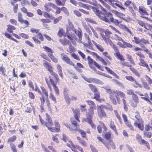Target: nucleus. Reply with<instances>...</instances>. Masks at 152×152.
Segmentation results:
<instances>
[{
  "mask_svg": "<svg viewBox=\"0 0 152 152\" xmlns=\"http://www.w3.org/2000/svg\"><path fill=\"white\" fill-rule=\"evenodd\" d=\"M96 6L98 9H101L105 13L106 16L102 13L101 11L96 8V14L98 17L101 20L104 21L105 22L109 23L110 21H113V18L112 13L110 12H107L99 4L97 5L96 4Z\"/></svg>",
  "mask_w": 152,
  "mask_h": 152,
  "instance_id": "obj_1",
  "label": "nucleus"
},
{
  "mask_svg": "<svg viewBox=\"0 0 152 152\" xmlns=\"http://www.w3.org/2000/svg\"><path fill=\"white\" fill-rule=\"evenodd\" d=\"M109 93L110 100L114 105H116L117 103L115 98L116 99L118 103V104L120 103V99L118 96H120L124 99L125 98V94L120 91H111Z\"/></svg>",
  "mask_w": 152,
  "mask_h": 152,
  "instance_id": "obj_2",
  "label": "nucleus"
},
{
  "mask_svg": "<svg viewBox=\"0 0 152 152\" xmlns=\"http://www.w3.org/2000/svg\"><path fill=\"white\" fill-rule=\"evenodd\" d=\"M96 29L100 33L105 42H109L110 40V35L112 33L109 31L108 29H106L105 30H104L101 28H97Z\"/></svg>",
  "mask_w": 152,
  "mask_h": 152,
  "instance_id": "obj_3",
  "label": "nucleus"
},
{
  "mask_svg": "<svg viewBox=\"0 0 152 152\" xmlns=\"http://www.w3.org/2000/svg\"><path fill=\"white\" fill-rule=\"evenodd\" d=\"M135 117L137 120L134 121V125L135 126L138 127L141 130H143L144 129V126L142 120L138 112H135Z\"/></svg>",
  "mask_w": 152,
  "mask_h": 152,
  "instance_id": "obj_4",
  "label": "nucleus"
},
{
  "mask_svg": "<svg viewBox=\"0 0 152 152\" xmlns=\"http://www.w3.org/2000/svg\"><path fill=\"white\" fill-rule=\"evenodd\" d=\"M46 116V120L47 121L45 123V125L47 127L48 129L50 132H55V130L52 128L50 127L53 125V123L50 117L47 113L45 114Z\"/></svg>",
  "mask_w": 152,
  "mask_h": 152,
  "instance_id": "obj_5",
  "label": "nucleus"
},
{
  "mask_svg": "<svg viewBox=\"0 0 152 152\" xmlns=\"http://www.w3.org/2000/svg\"><path fill=\"white\" fill-rule=\"evenodd\" d=\"M61 57L62 60L66 63L71 65L74 66V63L70 60L69 58L66 55L63 53L61 54Z\"/></svg>",
  "mask_w": 152,
  "mask_h": 152,
  "instance_id": "obj_6",
  "label": "nucleus"
},
{
  "mask_svg": "<svg viewBox=\"0 0 152 152\" xmlns=\"http://www.w3.org/2000/svg\"><path fill=\"white\" fill-rule=\"evenodd\" d=\"M103 108L102 106L100 105L98 107L97 109L98 115L101 118L107 117L106 114L103 109Z\"/></svg>",
  "mask_w": 152,
  "mask_h": 152,
  "instance_id": "obj_7",
  "label": "nucleus"
},
{
  "mask_svg": "<svg viewBox=\"0 0 152 152\" xmlns=\"http://www.w3.org/2000/svg\"><path fill=\"white\" fill-rule=\"evenodd\" d=\"M44 7L45 10L49 12L51 10L52 8H56L57 6L51 3H48L45 4Z\"/></svg>",
  "mask_w": 152,
  "mask_h": 152,
  "instance_id": "obj_8",
  "label": "nucleus"
},
{
  "mask_svg": "<svg viewBox=\"0 0 152 152\" xmlns=\"http://www.w3.org/2000/svg\"><path fill=\"white\" fill-rule=\"evenodd\" d=\"M49 78L50 81L53 87L56 94L57 96H58L59 94V90L58 87L56 86V83L54 82V81L52 79L50 76H49Z\"/></svg>",
  "mask_w": 152,
  "mask_h": 152,
  "instance_id": "obj_9",
  "label": "nucleus"
},
{
  "mask_svg": "<svg viewBox=\"0 0 152 152\" xmlns=\"http://www.w3.org/2000/svg\"><path fill=\"white\" fill-rule=\"evenodd\" d=\"M71 109L74 114L75 119L79 122H80V120L79 119V118L80 115V113L79 109L77 108L75 109L72 107L71 108Z\"/></svg>",
  "mask_w": 152,
  "mask_h": 152,
  "instance_id": "obj_10",
  "label": "nucleus"
},
{
  "mask_svg": "<svg viewBox=\"0 0 152 152\" xmlns=\"http://www.w3.org/2000/svg\"><path fill=\"white\" fill-rule=\"evenodd\" d=\"M87 59L88 61V63L90 67L92 70L95 71V61L91 58L89 56H88Z\"/></svg>",
  "mask_w": 152,
  "mask_h": 152,
  "instance_id": "obj_11",
  "label": "nucleus"
},
{
  "mask_svg": "<svg viewBox=\"0 0 152 152\" xmlns=\"http://www.w3.org/2000/svg\"><path fill=\"white\" fill-rule=\"evenodd\" d=\"M68 90L65 88H64V94L66 102L69 104L70 102V99L68 93Z\"/></svg>",
  "mask_w": 152,
  "mask_h": 152,
  "instance_id": "obj_12",
  "label": "nucleus"
},
{
  "mask_svg": "<svg viewBox=\"0 0 152 152\" xmlns=\"http://www.w3.org/2000/svg\"><path fill=\"white\" fill-rule=\"evenodd\" d=\"M139 12L141 15V17L145 18L147 19H148V18L145 17L144 15H147L148 14L144 7H139Z\"/></svg>",
  "mask_w": 152,
  "mask_h": 152,
  "instance_id": "obj_13",
  "label": "nucleus"
},
{
  "mask_svg": "<svg viewBox=\"0 0 152 152\" xmlns=\"http://www.w3.org/2000/svg\"><path fill=\"white\" fill-rule=\"evenodd\" d=\"M125 78L128 80L131 81H134L135 84L134 85V86L135 87H139L140 88H142V86L137 83L132 76H126Z\"/></svg>",
  "mask_w": 152,
  "mask_h": 152,
  "instance_id": "obj_14",
  "label": "nucleus"
},
{
  "mask_svg": "<svg viewBox=\"0 0 152 152\" xmlns=\"http://www.w3.org/2000/svg\"><path fill=\"white\" fill-rule=\"evenodd\" d=\"M75 32L79 37L78 42H80L82 39V33L81 29L78 28L77 29L75 30Z\"/></svg>",
  "mask_w": 152,
  "mask_h": 152,
  "instance_id": "obj_15",
  "label": "nucleus"
},
{
  "mask_svg": "<svg viewBox=\"0 0 152 152\" xmlns=\"http://www.w3.org/2000/svg\"><path fill=\"white\" fill-rule=\"evenodd\" d=\"M140 62L139 63V64L141 66L145 67L148 69L149 72L150 71V69L149 68L148 66V64L146 63V62L141 58H139Z\"/></svg>",
  "mask_w": 152,
  "mask_h": 152,
  "instance_id": "obj_16",
  "label": "nucleus"
},
{
  "mask_svg": "<svg viewBox=\"0 0 152 152\" xmlns=\"http://www.w3.org/2000/svg\"><path fill=\"white\" fill-rule=\"evenodd\" d=\"M67 37L71 41L73 44H75L76 42L74 41V39H76V36L72 34H70L69 33H67Z\"/></svg>",
  "mask_w": 152,
  "mask_h": 152,
  "instance_id": "obj_17",
  "label": "nucleus"
},
{
  "mask_svg": "<svg viewBox=\"0 0 152 152\" xmlns=\"http://www.w3.org/2000/svg\"><path fill=\"white\" fill-rule=\"evenodd\" d=\"M104 144L105 145L107 148L108 149H110V145L112 148L115 150L116 148V146L114 142L112 140L108 142V144H106L104 143Z\"/></svg>",
  "mask_w": 152,
  "mask_h": 152,
  "instance_id": "obj_18",
  "label": "nucleus"
},
{
  "mask_svg": "<svg viewBox=\"0 0 152 152\" xmlns=\"http://www.w3.org/2000/svg\"><path fill=\"white\" fill-rule=\"evenodd\" d=\"M112 3L113 4V5H111L113 7H115V6H117L119 7L120 8H121V10H125V8L123 7H122V4L119 3V2L118 1V2H115V1H112Z\"/></svg>",
  "mask_w": 152,
  "mask_h": 152,
  "instance_id": "obj_19",
  "label": "nucleus"
},
{
  "mask_svg": "<svg viewBox=\"0 0 152 152\" xmlns=\"http://www.w3.org/2000/svg\"><path fill=\"white\" fill-rule=\"evenodd\" d=\"M85 121L86 122H88V123L91 125L92 128H93L94 127V124L92 123L91 116H89L88 117H87L86 119L83 118V121Z\"/></svg>",
  "mask_w": 152,
  "mask_h": 152,
  "instance_id": "obj_20",
  "label": "nucleus"
},
{
  "mask_svg": "<svg viewBox=\"0 0 152 152\" xmlns=\"http://www.w3.org/2000/svg\"><path fill=\"white\" fill-rule=\"evenodd\" d=\"M124 5L128 7L130 11H132L133 10L132 8V6L133 5V3L130 1L128 0L126 1L124 3Z\"/></svg>",
  "mask_w": 152,
  "mask_h": 152,
  "instance_id": "obj_21",
  "label": "nucleus"
},
{
  "mask_svg": "<svg viewBox=\"0 0 152 152\" xmlns=\"http://www.w3.org/2000/svg\"><path fill=\"white\" fill-rule=\"evenodd\" d=\"M43 48L48 53V56H51L53 54V50L50 48L44 46L43 47Z\"/></svg>",
  "mask_w": 152,
  "mask_h": 152,
  "instance_id": "obj_22",
  "label": "nucleus"
},
{
  "mask_svg": "<svg viewBox=\"0 0 152 152\" xmlns=\"http://www.w3.org/2000/svg\"><path fill=\"white\" fill-rule=\"evenodd\" d=\"M55 128L52 127V128L55 130V132H58L60 130V126L58 122H55Z\"/></svg>",
  "mask_w": 152,
  "mask_h": 152,
  "instance_id": "obj_23",
  "label": "nucleus"
},
{
  "mask_svg": "<svg viewBox=\"0 0 152 152\" xmlns=\"http://www.w3.org/2000/svg\"><path fill=\"white\" fill-rule=\"evenodd\" d=\"M100 94L97 91L96 88V100L100 102H104V99H100Z\"/></svg>",
  "mask_w": 152,
  "mask_h": 152,
  "instance_id": "obj_24",
  "label": "nucleus"
},
{
  "mask_svg": "<svg viewBox=\"0 0 152 152\" xmlns=\"http://www.w3.org/2000/svg\"><path fill=\"white\" fill-rule=\"evenodd\" d=\"M110 127L112 129H113V131L116 133V134L117 135L118 132L116 130L115 126L113 122L112 121H110Z\"/></svg>",
  "mask_w": 152,
  "mask_h": 152,
  "instance_id": "obj_25",
  "label": "nucleus"
},
{
  "mask_svg": "<svg viewBox=\"0 0 152 152\" xmlns=\"http://www.w3.org/2000/svg\"><path fill=\"white\" fill-rule=\"evenodd\" d=\"M141 39L139 37H134L133 39L132 40V41L137 44H139L140 45V44Z\"/></svg>",
  "mask_w": 152,
  "mask_h": 152,
  "instance_id": "obj_26",
  "label": "nucleus"
},
{
  "mask_svg": "<svg viewBox=\"0 0 152 152\" xmlns=\"http://www.w3.org/2000/svg\"><path fill=\"white\" fill-rule=\"evenodd\" d=\"M18 20L21 23H24L27 26L29 25V23L28 22L27 20H23L22 17L18 18Z\"/></svg>",
  "mask_w": 152,
  "mask_h": 152,
  "instance_id": "obj_27",
  "label": "nucleus"
},
{
  "mask_svg": "<svg viewBox=\"0 0 152 152\" xmlns=\"http://www.w3.org/2000/svg\"><path fill=\"white\" fill-rule=\"evenodd\" d=\"M57 68L58 70V74L62 78H63V77L62 75V71L61 70V67L60 65H57Z\"/></svg>",
  "mask_w": 152,
  "mask_h": 152,
  "instance_id": "obj_28",
  "label": "nucleus"
},
{
  "mask_svg": "<svg viewBox=\"0 0 152 152\" xmlns=\"http://www.w3.org/2000/svg\"><path fill=\"white\" fill-rule=\"evenodd\" d=\"M102 107L103 108H104L107 110H109L111 111H112L113 110V107L111 105L109 104H107V105H101Z\"/></svg>",
  "mask_w": 152,
  "mask_h": 152,
  "instance_id": "obj_29",
  "label": "nucleus"
},
{
  "mask_svg": "<svg viewBox=\"0 0 152 152\" xmlns=\"http://www.w3.org/2000/svg\"><path fill=\"white\" fill-rule=\"evenodd\" d=\"M114 55L119 60L121 61H124L125 59L122 56L121 54L119 52H116L114 53Z\"/></svg>",
  "mask_w": 152,
  "mask_h": 152,
  "instance_id": "obj_30",
  "label": "nucleus"
},
{
  "mask_svg": "<svg viewBox=\"0 0 152 152\" xmlns=\"http://www.w3.org/2000/svg\"><path fill=\"white\" fill-rule=\"evenodd\" d=\"M58 35L59 37H61L62 36L66 37V34L63 29H61L59 30L58 33Z\"/></svg>",
  "mask_w": 152,
  "mask_h": 152,
  "instance_id": "obj_31",
  "label": "nucleus"
},
{
  "mask_svg": "<svg viewBox=\"0 0 152 152\" xmlns=\"http://www.w3.org/2000/svg\"><path fill=\"white\" fill-rule=\"evenodd\" d=\"M7 27V30L10 33H12L13 30H15V27L14 26L10 25H8Z\"/></svg>",
  "mask_w": 152,
  "mask_h": 152,
  "instance_id": "obj_32",
  "label": "nucleus"
},
{
  "mask_svg": "<svg viewBox=\"0 0 152 152\" xmlns=\"http://www.w3.org/2000/svg\"><path fill=\"white\" fill-rule=\"evenodd\" d=\"M140 144H143L146 146L148 149H150V147L148 142L144 140H142L139 143Z\"/></svg>",
  "mask_w": 152,
  "mask_h": 152,
  "instance_id": "obj_33",
  "label": "nucleus"
},
{
  "mask_svg": "<svg viewBox=\"0 0 152 152\" xmlns=\"http://www.w3.org/2000/svg\"><path fill=\"white\" fill-rule=\"evenodd\" d=\"M111 12L114 14H115L118 17L121 18V19L124 20H125L123 17H121V15H122V14H121L119 12L116 10H112Z\"/></svg>",
  "mask_w": 152,
  "mask_h": 152,
  "instance_id": "obj_34",
  "label": "nucleus"
},
{
  "mask_svg": "<svg viewBox=\"0 0 152 152\" xmlns=\"http://www.w3.org/2000/svg\"><path fill=\"white\" fill-rule=\"evenodd\" d=\"M75 130H77L78 132L81 134L83 138H85L86 137V132L83 130L80 129H75Z\"/></svg>",
  "mask_w": 152,
  "mask_h": 152,
  "instance_id": "obj_35",
  "label": "nucleus"
},
{
  "mask_svg": "<svg viewBox=\"0 0 152 152\" xmlns=\"http://www.w3.org/2000/svg\"><path fill=\"white\" fill-rule=\"evenodd\" d=\"M126 55L127 58L128 59V61L130 62L132 64L134 65L135 63L133 60L132 56L128 54H127Z\"/></svg>",
  "mask_w": 152,
  "mask_h": 152,
  "instance_id": "obj_36",
  "label": "nucleus"
},
{
  "mask_svg": "<svg viewBox=\"0 0 152 152\" xmlns=\"http://www.w3.org/2000/svg\"><path fill=\"white\" fill-rule=\"evenodd\" d=\"M111 136V133L110 132H108L105 134L104 137L106 140H108L110 138Z\"/></svg>",
  "mask_w": 152,
  "mask_h": 152,
  "instance_id": "obj_37",
  "label": "nucleus"
},
{
  "mask_svg": "<svg viewBox=\"0 0 152 152\" xmlns=\"http://www.w3.org/2000/svg\"><path fill=\"white\" fill-rule=\"evenodd\" d=\"M83 78L85 80L88 82L89 83H91L92 82H94V81H95V80L94 78H88L84 76L83 77Z\"/></svg>",
  "mask_w": 152,
  "mask_h": 152,
  "instance_id": "obj_38",
  "label": "nucleus"
},
{
  "mask_svg": "<svg viewBox=\"0 0 152 152\" xmlns=\"http://www.w3.org/2000/svg\"><path fill=\"white\" fill-rule=\"evenodd\" d=\"M50 74L54 77L56 80V82L58 83L59 80V78H58V75L53 72H52L50 73Z\"/></svg>",
  "mask_w": 152,
  "mask_h": 152,
  "instance_id": "obj_39",
  "label": "nucleus"
},
{
  "mask_svg": "<svg viewBox=\"0 0 152 152\" xmlns=\"http://www.w3.org/2000/svg\"><path fill=\"white\" fill-rule=\"evenodd\" d=\"M0 71L1 72V74L3 76L6 75L5 72H6V70L5 68H4L3 66H1L0 67Z\"/></svg>",
  "mask_w": 152,
  "mask_h": 152,
  "instance_id": "obj_40",
  "label": "nucleus"
},
{
  "mask_svg": "<svg viewBox=\"0 0 152 152\" xmlns=\"http://www.w3.org/2000/svg\"><path fill=\"white\" fill-rule=\"evenodd\" d=\"M142 43L146 45L147 44H149V42L148 40L142 38L141 39L140 45L143 44Z\"/></svg>",
  "mask_w": 152,
  "mask_h": 152,
  "instance_id": "obj_41",
  "label": "nucleus"
},
{
  "mask_svg": "<svg viewBox=\"0 0 152 152\" xmlns=\"http://www.w3.org/2000/svg\"><path fill=\"white\" fill-rule=\"evenodd\" d=\"M96 48L100 52H102L104 50V49L100 45L96 44Z\"/></svg>",
  "mask_w": 152,
  "mask_h": 152,
  "instance_id": "obj_42",
  "label": "nucleus"
},
{
  "mask_svg": "<svg viewBox=\"0 0 152 152\" xmlns=\"http://www.w3.org/2000/svg\"><path fill=\"white\" fill-rule=\"evenodd\" d=\"M130 69L132 71V72L134 74L137 76L138 77H139L140 76V74L138 72L134 69L132 68H130Z\"/></svg>",
  "mask_w": 152,
  "mask_h": 152,
  "instance_id": "obj_43",
  "label": "nucleus"
},
{
  "mask_svg": "<svg viewBox=\"0 0 152 152\" xmlns=\"http://www.w3.org/2000/svg\"><path fill=\"white\" fill-rule=\"evenodd\" d=\"M58 134H57L52 137V139L53 140L57 143H59L58 139L57 138V136H58Z\"/></svg>",
  "mask_w": 152,
  "mask_h": 152,
  "instance_id": "obj_44",
  "label": "nucleus"
},
{
  "mask_svg": "<svg viewBox=\"0 0 152 152\" xmlns=\"http://www.w3.org/2000/svg\"><path fill=\"white\" fill-rule=\"evenodd\" d=\"M69 53H71L75 51L74 48L71 44L69 45V50H67Z\"/></svg>",
  "mask_w": 152,
  "mask_h": 152,
  "instance_id": "obj_45",
  "label": "nucleus"
},
{
  "mask_svg": "<svg viewBox=\"0 0 152 152\" xmlns=\"http://www.w3.org/2000/svg\"><path fill=\"white\" fill-rule=\"evenodd\" d=\"M41 88L43 93L45 94V96L47 97L48 96V93L47 91L43 87L41 86Z\"/></svg>",
  "mask_w": 152,
  "mask_h": 152,
  "instance_id": "obj_46",
  "label": "nucleus"
},
{
  "mask_svg": "<svg viewBox=\"0 0 152 152\" xmlns=\"http://www.w3.org/2000/svg\"><path fill=\"white\" fill-rule=\"evenodd\" d=\"M123 67L124 66H127L131 68V66L127 62H122L121 63Z\"/></svg>",
  "mask_w": 152,
  "mask_h": 152,
  "instance_id": "obj_47",
  "label": "nucleus"
},
{
  "mask_svg": "<svg viewBox=\"0 0 152 152\" xmlns=\"http://www.w3.org/2000/svg\"><path fill=\"white\" fill-rule=\"evenodd\" d=\"M126 125L129 127L132 130H134V129L131 124H130V123L128 121L125 122Z\"/></svg>",
  "mask_w": 152,
  "mask_h": 152,
  "instance_id": "obj_48",
  "label": "nucleus"
},
{
  "mask_svg": "<svg viewBox=\"0 0 152 152\" xmlns=\"http://www.w3.org/2000/svg\"><path fill=\"white\" fill-rule=\"evenodd\" d=\"M37 37L41 41H42L44 40V38L43 37V36L42 34L40 32L38 33L37 34Z\"/></svg>",
  "mask_w": 152,
  "mask_h": 152,
  "instance_id": "obj_49",
  "label": "nucleus"
},
{
  "mask_svg": "<svg viewBox=\"0 0 152 152\" xmlns=\"http://www.w3.org/2000/svg\"><path fill=\"white\" fill-rule=\"evenodd\" d=\"M16 137L15 136H13L12 137H10L8 140L7 142H13L15 141L16 139Z\"/></svg>",
  "mask_w": 152,
  "mask_h": 152,
  "instance_id": "obj_50",
  "label": "nucleus"
},
{
  "mask_svg": "<svg viewBox=\"0 0 152 152\" xmlns=\"http://www.w3.org/2000/svg\"><path fill=\"white\" fill-rule=\"evenodd\" d=\"M140 46L141 48H143V50L146 52V53H148L149 51L146 48V47L143 44H140Z\"/></svg>",
  "mask_w": 152,
  "mask_h": 152,
  "instance_id": "obj_51",
  "label": "nucleus"
},
{
  "mask_svg": "<svg viewBox=\"0 0 152 152\" xmlns=\"http://www.w3.org/2000/svg\"><path fill=\"white\" fill-rule=\"evenodd\" d=\"M122 42H123V44L120 42H118L117 43V45H118V46H119L121 47H122L123 48H126V46H125V45H124V42L123 41Z\"/></svg>",
  "mask_w": 152,
  "mask_h": 152,
  "instance_id": "obj_52",
  "label": "nucleus"
},
{
  "mask_svg": "<svg viewBox=\"0 0 152 152\" xmlns=\"http://www.w3.org/2000/svg\"><path fill=\"white\" fill-rule=\"evenodd\" d=\"M145 78L148 84L151 85L152 83V80L148 76H145Z\"/></svg>",
  "mask_w": 152,
  "mask_h": 152,
  "instance_id": "obj_53",
  "label": "nucleus"
},
{
  "mask_svg": "<svg viewBox=\"0 0 152 152\" xmlns=\"http://www.w3.org/2000/svg\"><path fill=\"white\" fill-rule=\"evenodd\" d=\"M89 86L91 88V90L94 93V98L95 99V88L94 86L91 84H89Z\"/></svg>",
  "mask_w": 152,
  "mask_h": 152,
  "instance_id": "obj_54",
  "label": "nucleus"
},
{
  "mask_svg": "<svg viewBox=\"0 0 152 152\" xmlns=\"http://www.w3.org/2000/svg\"><path fill=\"white\" fill-rule=\"evenodd\" d=\"M50 99L54 101L55 103H56V97L54 96V95L52 93H50Z\"/></svg>",
  "mask_w": 152,
  "mask_h": 152,
  "instance_id": "obj_55",
  "label": "nucleus"
},
{
  "mask_svg": "<svg viewBox=\"0 0 152 152\" xmlns=\"http://www.w3.org/2000/svg\"><path fill=\"white\" fill-rule=\"evenodd\" d=\"M133 100L136 102H138V98L137 96L135 94H133L132 96Z\"/></svg>",
  "mask_w": 152,
  "mask_h": 152,
  "instance_id": "obj_56",
  "label": "nucleus"
},
{
  "mask_svg": "<svg viewBox=\"0 0 152 152\" xmlns=\"http://www.w3.org/2000/svg\"><path fill=\"white\" fill-rule=\"evenodd\" d=\"M41 146L43 149V150L45 151V152H50L49 150L45 146V145L43 144L42 143L41 144Z\"/></svg>",
  "mask_w": 152,
  "mask_h": 152,
  "instance_id": "obj_57",
  "label": "nucleus"
},
{
  "mask_svg": "<svg viewBox=\"0 0 152 152\" xmlns=\"http://www.w3.org/2000/svg\"><path fill=\"white\" fill-rule=\"evenodd\" d=\"M103 55L106 57L108 59L111 60L112 58L108 54V53L107 52H104L102 53Z\"/></svg>",
  "mask_w": 152,
  "mask_h": 152,
  "instance_id": "obj_58",
  "label": "nucleus"
},
{
  "mask_svg": "<svg viewBox=\"0 0 152 152\" xmlns=\"http://www.w3.org/2000/svg\"><path fill=\"white\" fill-rule=\"evenodd\" d=\"M114 23V24L116 26H118L120 23L121 22V21H119L117 20L114 19H113V21H111Z\"/></svg>",
  "mask_w": 152,
  "mask_h": 152,
  "instance_id": "obj_59",
  "label": "nucleus"
},
{
  "mask_svg": "<svg viewBox=\"0 0 152 152\" xmlns=\"http://www.w3.org/2000/svg\"><path fill=\"white\" fill-rule=\"evenodd\" d=\"M85 20L87 22H89L91 23H95V21L93 19L89 18H86Z\"/></svg>",
  "mask_w": 152,
  "mask_h": 152,
  "instance_id": "obj_60",
  "label": "nucleus"
},
{
  "mask_svg": "<svg viewBox=\"0 0 152 152\" xmlns=\"http://www.w3.org/2000/svg\"><path fill=\"white\" fill-rule=\"evenodd\" d=\"M61 18H62V17L61 16H59L57 18H56L54 20V21L53 22L54 23L56 24L58 22V21L61 19Z\"/></svg>",
  "mask_w": 152,
  "mask_h": 152,
  "instance_id": "obj_61",
  "label": "nucleus"
},
{
  "mask_svg": "<svg viewBox=\"0 0 152 152\" xmlns=\"http://www.w3.org/2000/svg\"><path fill=\"white\" fill-rule=\"evenodd\" d=\"M115 39L116 40H118L119 41H123V40L122 39V38L118 36L117 35L115 34L114 36Z\"/></svg>",
  "mask_w": 152,
  "mask_h": 152,
  "instance_id": "obj_62",
  "label": "nucleus"
},
{
  "mask_svg": "<svg viewBox=\"0 0 152 152\" xmlns=\"http://www.w3.org/2000/svg\"><path fill=\"white\" fill-rule=\"evenodd\" d=\"M61 10L67 15H69V13L67 9L64 7H62L61 8Z\"/></svg>",
  "mask_w": 152,
  "mask_h": 152,
  "instance_id": "obj_63",
  "label": "nucleus"
},
{
  "mask_svg": "<svg viewBox=\"0 0 152 152\" xmlns=\"http://www.w3.org/2000/svg\"><path fill=\"white\" fill-rule=\"evenodd\" d=\"M43 15L46 18H51L52 16L50 15L49 14L46 12H45L43 13Z\"/></svg>",
  "mask_w": 152,
  "mask_h": 152,
  "instance_id": "obj_64",
  "label": "nucleus"
}]
</instances>
